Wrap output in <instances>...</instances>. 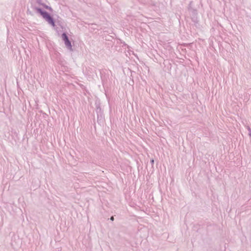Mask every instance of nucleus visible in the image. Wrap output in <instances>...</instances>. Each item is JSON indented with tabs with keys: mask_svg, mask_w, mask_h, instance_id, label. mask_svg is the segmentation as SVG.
Masks as SVG:
<instances>
[{
	"mask_svg": "<svg viewBox=\"0 0 251 251\" xmlns=\"http://www.w3.org/2000/svg\"><path fill=\"white\" fill-rule=\"evenodd\" d=\"M31 7L33 9L36 10L37 13H39L50 25L53 27L55 26V21L50 13L43 10L41 8L38 7L33 4L32 5Z\"/></svg>",
	"mask_w": 251,
	"mask_h": 251,
	"instance_id": "1",
	"label": "nucleus"
},
{
	"mask_svg": "<svg viewBox=\"0 0 251 251\" xmlns=\"http://www.w3.org/2000/svg\"><path fill=\"white\" fill-rule=\"evenodd\" d=\"M62 39L64 42L66 47L71 51L73 50L72 45L71 41L66 32H63L61 35Z\"/></svg>",
	"mask_w": 251,
	"mask_h": 251,
	"instance_id": "2",
	"label": "nucleus"
},
{
	"mask_svg": "<svg viewBox=\"0 0 251 251\" xmlns=\"http://www.w3.org/2000/svg\"><path fill=\"white\" fill-rule=\"evenodd\" d=\"M96 112L98 114H100L101 113V109L99 104L96 105Z\"/></svg>",
	"mask_w": 251,
	"mask_h": 251,
	"instance_id": "3",
	"label": "nucleus"
},
{
	"mask_svg": "<svg viewBox=\"0 0 251 251\" xmlns=\"http://www.w3.org/2000/svg\"><path fill=\"white\" fill-rule=\"evenodd\" d=\"M100 74L102 81L103 82L106 81L107 77H106L105 75H103L102 73L101 72H100Z\"/></svg>",
	"mask_w": 251,
	"mask_h": 251,
	"instance_id": "4",
	"label": "nucleus"
},
{
	"mask_svg": "<svg viewBox=\"0 0 251 251\" xmlns=\"http://www.w3.org/2000/svg\"><path fill=\"white\" fill-rule=\"evenodd\" d=\"M111 39H114V37H113L111 36H109V35L107 36H105L106 40L110 41V40H111Z\"/></svg>",
	"mask_w": 251,
	"mask_h": 251,
	"instance_id": "5",
	"label": "nucleus"
},
{
	"mask_svg": "<svg viewBox=\"0 0 251 251\" xmlns=\"http://www.w3.org/2000/svg\"><path fill=\"white\" fill-rule=\"evenodd\" d=\"M36 3L42 6L44 4V3H42V0H36Z\"/></svg>",
	"mask_w": 251,
	"mask_h": 251,
	"instance_id": "6",
	"label": "nucleus"
},
{
	"mask_svg": "<svg viewBox=\"0 0 251 251\" xmlns=\"http://www.w3.org/2000/svg\"><path fill=\"white\" fill-rule=\"evenodd\" d=\"M43 6H44L45 8H46V9H49L50 10H52V8H51L50 7L48 6V5H46L45 4H44L43 5Z\"/></svg>",
	"mask_w": 251,
	"mask_h": 251,
	"instance_id": "7",
	"label": "nucleus"
},
{
	"mask_svg": "<svg viewBox=\"0 0 251 251\" xmlns=\"http://www.w3.org/2000/svg\"><path fill=\"white\" fill-rule=\"evenodd\" d=\"M248 130L249 131V136L251 137V128L249 126H248Z\"/></svg>",
	"mask_w": 251,
	"mask_h": 251,
	"instance_id": "8",
	"label": "nucleus"
},
{
	"mask_svg": "<svg viewBox=\"0 0 251 251\" xmlns=\"http://www.w3.org/2000/svg\"><path fill=\"white\" fill-rule=\"evenodd\" d=\"M110 220L111 221H114V216H111V217H110Z\"/></svg>",
	"mask_w": 251,
	"mask_h": 251,
	"instance_id": "9",
	"label": "nucleus"
},
{
	"mask_svg": "<svg viewBox=\"0 0 251 251\" xmlns=\"http://www.w3.org/2000/svg\"><path fill=\"white\" fill-rule=\"evenodd\" d=\"M151 165H153V164H154V160L153 159L151 160Z\"/></svg>",
	"mask_w": 251,
	"mask_h": 251,
	"instance_id": "10",
	"label": "nucleus"
},
{
	"mask_svg": "<svg viewBox=\"0 0 251 251\" xmlns=\"http://www.w3.org/2000/svg\"><path fill=\"white\" fill-rule=\"evenodd\" d=\"M192 3V1H190L189 5V8H188L189 10L191 8V5Z\"/></svg>",
	"mask_w": 251,
	"mask_h": 251,
	"instance_id": "11",
	"label": "nucleus"
}]
</instances>
